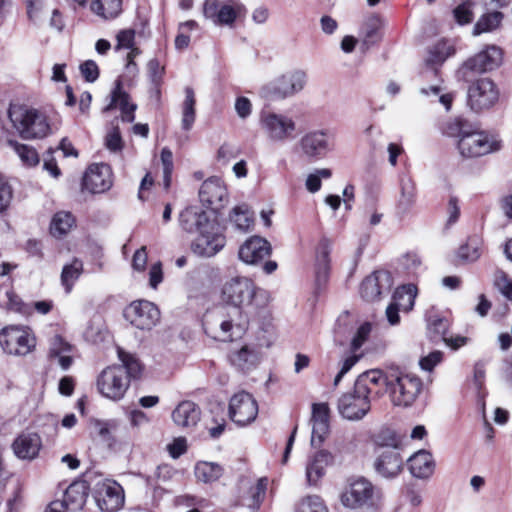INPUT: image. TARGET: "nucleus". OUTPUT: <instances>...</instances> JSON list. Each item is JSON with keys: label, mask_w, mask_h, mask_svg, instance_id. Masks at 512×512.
<instances>
[{"label": "nucleus", "mask_w": 512, "mask_h": 512, "mask_svg": "<svg viewBox=\"0 0 512 512\" xmlns=\"http://www.w3.org/2000/svg\"><path fill=\"white\" fill-rule=\"evenodd\" d=\"M297 512H328V510L323 500L314 495L303 498L298 505Z\"/></svg>", "instance_id": "603ef678"}, {"label": "nucleus", "mask_w": 512, "mask_h": 512, "mask_svg": "<svg viewBox=\"0 0 512 512\" xmlns=\"http://www.w3.org/2000/svg\"><path fill=\"white\" fill-rule=\"evenodd\" d=\"M500 92L490 78H480L471 83L467 92L469 107L480 112L492 108L499 101Z\"/></svg>", "instance_id": "9b49d317"}, {"label": "nucleus", "mask_w": 512, "mask_h": 512, "mask_svg": "<svg viewBox=\"0 0 512 512\" xmlns=\"http://www.w3.org/2000/svg\"><path fill=\"white\" fill-rule=\"evenodd\" d=\"M87 500L86 487L83 483H73L65 491L64 507L70 510H80L84 507Z\"/></svg>", "instance_id": "f704fd0d"}, {"label": "nucleus", "mask_w": 512, "mask_h": 512, "mask_svg": "<svg viewBox=\"0 0 512 512\" xmlns=\"http://www.w3.org/2000/svg\"><path fill=\"white\" fill-rule=\"evenodd\" d=\"M258 415V404L251 394L242 391L233 395L229 402V417L239 426L252 423Z\"/></svg>", "instance_id": "2eb2a0df"}, {"label": "nucleus", "mask_w": 512, "mask_h": 512, "mask_svg": "<svg viewBox=\"0 0 512 512\" xmlns=\"http://www.w3.org/2000/svg\"><path fill=\"white\" fill-rule=\"evenodd\" d=\"M259 126L271 143H284L297 133V122L292 116L268 109L260 111Z\"/></svg>", "instance_id": "423d86ee"}, {"label": "nucleus", "mask_w": 512, "mask_h": 512, "mask_svg": "<svg viewBox=\"0 0 512 512\" xmlns=\"http://www.w3.org/2000/svg\"><path fill=\"white\" fill-rule=\"evenodd\" d=\"M95 384L102 397L111 401H120L130 386V380L122 366L110 365L98 374Z\"/></svg>", "instance_id": "6e6552de"}, {"label": "nucleus", "mask_w": 512, "mask_h": 512, "mask_svg": "<svg viewBox=\"0 0 512 512\" xmlns=\"http://www.w3.org/2000/svg\"><path fill=\"white\" fill-rule=\"evenodd\" d=\"M73 346L60 335L55 334L49 339L47 359L51 365H58L63 371L68 370L73 362Z\"/></svg>", "instance_id": "5701e85b"}, {"label": "nucleus", "mask_w": 512, "mask_h": 512, "mask_svg": "<svg viewBox=\"0 0 512 512\" xmlns=\"http://www.w3.org/2000/svg\"><path fill=\"white\" fill-rule=\"evenodd\" d=\"M147 68L152 82L155 85H158L161 82L162 76L164 74V67L157 59H151L147 64Z\"/></svg>", "instance_id": "69168bd1"}, {"label": "nucleus", "mask_w": 512, "mask_h": 512, "mask_svg": "<svg viewBox=\"0 0 512 512\" xmlns=\"http://www.w3.org/2000/svg\"><path fill=\"white\" fill-rule=\"evenodd\" d=\"M501 139L484 131L465 132L457 142V148L461 156L476 158L497 152L501 149Z\"/></svg>", "instance_id": "0eeeda50"}, {"label": "nucleus", "mask_w": 512, "mask_h": 512, "mask_svg": "<svg viewBox=\"0 0 512 512\" xmlns=\"http://www.w3.org/2000/svg\"><path fill=\"white\" fill-rule=\"evenodd\" d=\"M124 317L134 327L150 330L160 321V310L150 301L137 300L125 308Z\"/></svg>", "instance_id": "4468645a"}, {"label": "nucleus", "mask_w": 512, "mask_h": 512, "mask_svg": "<svg viewBox=\"0 0 512 512\" xmlns=\"http://www.w3.org/2000/svg\"><path fill=\"white\" fill-rule=\"evenodd\" d=\"M332 251V242L328 238H322L316 248L315 257V283L318 288L324 286L330 274V254Z\"/></svg>", "instance_id": "cd10ccee"}, {"label": "nucleus", "mask_w": 512, "mask_h": 512, "mask_svg": "<svg viewBox=\"0 0 512 512\" xmlns=\"http://www.w3.org/2000/svg\"><path fill=\"white\" fill-rule=\"evenodd\" d=\"M92 12L104 19L117 17L122 11V0H92Z\"/></svg>", "instance_id": "4c0bfd02"}, {"label": "nucleus", "mask_w": 512, "mask_h": 512, "mask_svg": "<svg viewBox=\"0 0 512 512\" xmlns=\"http://www.w3.org/2000/svg\"><path fill=\"white\" fill-rule=\"evenodd\" d=\"M6 298H7V301L5 304L9 310L18 312V313H21L24 315L30 313V310H31L30 306L25 304L21 300V298L18 295H16L14 292L7 291Z\"/></svg>", "instance_id": "6e6d98bb"}, {"label": "nucleus", "mask_w": 512, "mask_h": 512, "mask_svg": "<svg viewBox=\"0 0 512 512\" xmlns=\"http://www.w3.org/2000/svg\"><path fill=\"white\" fill-rule=\"evenodd\" d=\"M271 253L270 243L259 236L247 239L239 248V258L246 264H256Z\"/></svg>", "instance_id": "393cba45"}, {"label": "nucleus", "mask_w": 512, "mask_h": 512, "mask_svg": "<svg viewBox=\"0 0 512 512\" xmlns=\"http://www.w3.org/2000/svg\"><path fill=\"white\" fill-rule=\"evenodd\" d=\"M234 108L237 115L241 119L248 118L252 113V103L247 97L244 96L238 97L236 99Z\"/></svg>", "instance_id": "0e129e2a"}, {"label": "nucleus", "mask_w": 512, "mask_h": 512, "mask_svg": "<svg viewBox=\"0 0 512 512\" xmlns=\"http://www.w3.org/2000/svg\"><path fill=\"white\" fill-rule=\"evenodd\" d=\"M266 486H267V480L263 479V478L259 479L257 484L251 488L250 502L245 505L253 510L258 509L260 506V503L262 502V500L265 496Z\"/></svg>", "instance_id": "864d4df0"}, {"label": "nucleus", "mask_w": 512, "mask_h": 512, "mask_svg": "<svg viewBox=\"0 0 512 512\" xmlns=\"http://www.w3.org/2000/svg\"><path fill=\"white\" fill-rule=\"evenodd\" d=\"M495 285L506 298L512 300V279L501 272L496 275Z\"/></svg>", "instance_id": "e2e57ef3"}, {"label": "nucleus", "mask_w": 512, "mask_h": 512, "mask_svg": "<svg viewBox=\"0 0 512 512\" xmlns=\"http://www.w3.org/2000/svg\"><path fill=\"white\" fill-rule=\"evenodd\" d=\"M453 48L444 40L438 41L428 51L426 63L428 65H438L443 63L452 53Z\"/></svg>", "instance_id": "de8ad7c7"}, {"label": "nucleus", "mask_w": 512, "mask_h": 512, "mask_svg": "<svg viewBox=\"0 0 512 512\" xmlns=\"http://www.w3.org/2000/svg\"><path fill=\"white\" fill-rule=\"evenodd\" d=\"M221 299L226 304L221 307L207 328L213 331V337L222 341L232 339L234 330L241 332L249 318L265 307L269 300L266 290L257 287L254 282L244 276L228 279L222 286Z\"/></svg>", "instance_id": "f257e3e1"}, {"label": "nucleus", "mask_w": 512, "mask_h": 512, "mask_svg": "<svg viewBox=\"0 0 512 512\" xmlns=\"http://www.w3.org/2000/svg\"><path fill=\"white\" fill-rule=\"evenodd\" d=\"M416 188L413 181L409 178L401 180L400 197L398 200V208L406 212L415 202Z\"/></svg>", "instance_id": "49530a36"}, {"label": "nucleus", "mask_w": 512, "mask_h": 512, "mask_svg": "<svg viewBox=\"0 0 512 512\" xmlns=\"http://www.w3.org/2000/svg\"><path fill=\"white\" fill-rule=\"evenodd\" d=\"M372 444L376 454L383 450H399L402 445V437L390 428H382L372 436Z\"/></svg>", "instance_id": "473e14b6"}, {"label": "nucleus", "mask_w": 512, "mask_h": 512, "mask_svg": "<svg viewBox=\"0 0 512 512\" xmlns=\"http://www.w3.org/2000/svg\"><path fill=\"white\" fill-rule=\"evenodd\" d=\"M13 199V188L9 182L0 176V214L4 213Z\"/></svg>", "instance_id": "5fc2aeb1"}, {"label": "nucleus", "mask_w": 512, "mask_h": 512, "mask_svg": "<svg viewBox=\"0 0 512 512\" xmlns=\"http://www.w3.org/2000/svg\"><path fill=\"white\" fill-rule=\"evenodd\" d=\"M417 294L416 286L412 284L404 285L397 289L394 295V302L390 303L386 308V318L391 325H397L400 322L399 310L403 307L410 310L414 306Z\"/></svg>", "instance_id": "4be33fe9"}, {"label": "nucleus", "mask_w": 512, "mask_h": 512, "mask_svg": "<svg viewBox=\"0 0 512 512\" xmlns=\"http://www.w3.org/2000/svg\"><path fill=\"white\" fill-rule=\"evenodd\" d=\"M334 457L327 450H320L310 456L305 467L306 481L309 486H317L326 473V468L333 463Z\"/></svg>", "instance_id": "a878e982"}, {"label": "nucleus", "mask_w": 512, "mask_h": 512, "mask_svg": "<svg viewBox=\"0 0 512 512\" xmlns=\"http://www.w3.org/2000/svg\"><path fill=\"white\" fill-rule=\"evenodd\" d=\"M502 19L503 14L498 11L484 14L475 23L472 34L478 36L483 33L492 32L500 26Z\"/></svg>", "instance_id": "ea45409f"}, {"label": "nucleus", "mask_w": 512, "mask_h": 512, "mask_svg": "<svg viewBox=\"0 0 512 512\" xmlns=\"http://www.w3.org/2000/svg\"><path fill=\"white\" fill-rule=\"evenodd\" d=\"M96 500L102 511L115 512L124 504L123 488L114 481H103L98 484Z\"/></svg>", "instance_id": "412c9836"}, {"label": "nucleus", "mask_w": 512, "mask_h": 512, "mask_svg": "<svg viewBox=\"0 0 512 512\" xmlns=\"http://www.w3.org/2000/svg\"><path fill=\"white\" fill-rule=\"evenodd\" d=\"M112 184V170L104 163L90 165L83 177V188L94 194L108 191Z\"/></svg>", "instance_id": "f3484780"}, {"label": "nucleus", "mask_w": 512, "mask_h": 512, "mask_svg": "<svg viewBox=\"0 0 512 512\" xmlns=\"http://www.w3.org/2000/svg\"><path fill=\"white\" fill-rule=\"evenodd\" d=\"M392 286L391 275L387 271H375L361 283L360 295L367 302L380 299L383 293L389 292Z\"/></svg>", "instance_id": "6ab92c4d"}, {"label": "nucleus", "mask_w": 512, "mask_h": 512, "mask_svg": "<svg viewBox=\"0 0 512 512\" xmlns=\"http://www.w3.org/2000/svg\"><path fill=\"white\" fill-rule=\"evenodd\" d=\"M180 224L188 232H198L191 246L198 256L212 257L225 246L226 239L220 226L215 221H210L204 211L193 207L185 209L180 214Z\"/></svg>", "instance_id": "f03ea898"}, {"label": "nucleus", "mask_w": 512, "mask_h": 512, "mask_svg": "<svg viewBox=\"0 0 512 512\" xmlns=\"http://www.w3.org/2000/svg\"><path fill=\"white\" fill-rule=\"evenodd\" d=\"M442 360V353L440 351L431 352L429 355L420 359L419 364L422 370L432 371L433 368Z\"/></svg>", "instance_id": "338daca9"}, {"label": "nucleus", "mask_w": 512, "mask_h": 512, "mask_svg": "<svg viewBox=\"0 0 512 512\" xmlns=\"http://www.w3.org/2000/svg\"><path fill=\"white\" fill-rule=\"evenodd\" d=\"M199 198L203 205L218 210L227 202V188L220 178L211 177L202 183Z\"/></svg>", "instance_id": "aec40b11"}, {"label": "nucleus", "mask_w": 512, "mask_h": 512, "mask_svg": "<svg viewBox=\"0 0 512 512\" xmlns=\"http://www.w3.org/2000/svg\"><path fill=\"white\" fill-rule=\"evenodd\" d=\"M483 240L479 236H471L466 243L458 249V257L466 262H474L478 260L482 254Z\"/></svg>", "instance_id": "58836bf2"}, {"label": "nucleus", "mask_w": 512, "mask_h": 512, "mask_svg": "<svg viewBox=\"0 0 512 512\" xmlns=\"http://www.w3.org/2000/svg\"><path fill=\"white\" fill-rule=\"evenodd\" d=\"M301 153L308 159H320L329 151L328 132L324 129L310 130L299 140Z\"/></svg>", "instance_id": "a211bd4d"}, {"label": "nucleus", "mask_w": 512, "mask_h": 512, "mask_svg": "<svg viewBox=\"0 0 512 512\" xmlns=\"http://www.w3.org/2000/svg\"><path fill=\"white\" fill-rule=\"evenodd\" d=\"M245 6L235 0L220 3L217 0H206L203 7L204 16L214 24L232 27L236 19L244 14Z\"/></svg>", "instance_id": "ddd939ff"}, {"label": "nucleus", "mask_w": 512, "mask_h": 512, "mask_svg": "<svg viewBox=\"0 0 512 512\" xmlns=\"http://www.w3.org/2000/svg\"><path fill=\"white\" fill-rule=\"evenodd\" d=\"M229 222L236 230L247 232L254 223L253 212L245 203L236 205L229 214Z\"/></svg>", "instance_id": "72a5a7b5"}, {"label": "nucleus", "mask_w": 512, "mask_h": 512, "mask_svg": "<svg viewBox=\"0 0 512 512\" xmlns=\"http://www.w3.org/2000/svg\"><path fill=\"white\" fill-rule=\"evenodd\" d=\"M380 384H384L391 403L398 407L411 406L422 391L421 379L412 373L393 371L382 372Z\"/></svg>", "instance_id": "20e7f679"}, {"label": "nucleus", "mask_w": 512, "mask_h": 512, "mask_svg": "<svg viewBox=\"0 0 512 512\" xmlns=\"http://www.w3.org/2000/svg\"><path fill=\"white\" fill-rule=\"evenodd\" d=\"M105 145L107 149H109L112 152H117L122 150L123 148V141L119 132V129L117 127H114L106 136L105 138Z\"/></svg>", "instance_id": "680f3d73"}, {"label": "nucleus", "mask_w": 512, "mask_h": 512, "mask_svg": "<svg viewBox=\"0 0 512 512\" xmlns=\"http://www.w3.org/2000/svg\"><path fill=\"white\" fill-rule=\"evenodd\" d=\"M7 145L13 149L23 165L33 167L39 163V155L32 146L14 140H7Z\"/></svg>", "instance_id": "37998d69"}, {"label": "nucleus", "mask_w": 512, "mask_h": 512, "mask_svg": "<svg viewBox=\"0 0 512 512\" xmlns=\"http://www.w3.org/2000/svg\"><path fill=\"white\" fill-rule=\"evenodd\" d=\"M382 22L378 18L370 19L367 23L366 33H365V42L374 43L381 38V27Z\"/></svg>", "instance_id": "bf43d9fd"}, {"label": "nucleus", "mask_w": 512, "mask_h": 512, "mask_svg": "<svg viewBox=\"0 0 512 512\" xmlns=\"http://www.w3.org/2000/svg\"><path fill=\"white\" fill-rule=\"evenodd\" d=\"M83 272V263L75 258L70 264H66L61 272V284L64 286L66 293H70L74 283L78 280Z\"/></svg>", "instance_id": "79ce46f5"}, {"label": "nucleus", "mask_w": 512, "mask_h": 512, "mask_svg": "<svg viewBox=\"0 0 512 512\" xmlns=\"http://www.w3.org/2000/svg\"><path fill=\"white\" fill-rule=\"evenodd\" d=\"M502 61V50L495 45H488L467 59L459 69V74L465 81H469L471 73L481 74L493 71L502 64Z\"/></svg>", "instance_id": "9d476101"}, {"label": "nucleus", "mask_w": 512, "mask_h": 512, "mask_svg": "<svg viewBox=\"0 0 512 512\" xmlns=\"http://www.w3.org/2000/svg\"><path fill=\"white\" fill-rule=\"evenodd\" d=\"M79 69L87 82H95L99 77L98 65L93 60H86L80 65Z\"/></svg>", "instance_id": "052dcab7"}, {"label": "nucleus", "mask_w": 512, "mask_h": 512, "mask_svg": "<svg viewBox=\"0 0 512 512\" xmlns=\"http://www.w3.org/2000/svg\"><path fill=\"white\" fill-rule=\"evenodd\" d=\"M474 2L465 0L453 9L455 21L460 25L468 24L472 21L474 13Z\"/></svg>", "instance_id": "8fccbe9b"}, {"label": "nucleus", "mask_w": 512, "mask_h": 512, "mask_svg": "<svg viewBox=\"0 0 512 512\" xmlns=\"http://www.w3.org/2000/svg\"><path fill=\"white\" fill-rule=\"evenodd\" d=\"M410 473L416 478H428L434 471V461L431 453L419 450L407 460Z\"/></svg>", "instance_id": "2f4dec72"}, {"label": "nucleus", "mask_w": 512, "mask_h": 512, "mask_svg": "<svg viewBox=\"0 0 512 512\" xmlns=\"http://www.w3.org/2000/svg\"><path fill=\"white\" fill-rule=\"evenodd\" d=\"M381 370H369L360 374L352 390L342 394L338 399L337 409L346 420H362L371 410L370 394L373 386L380 385Z\"/></svg>", "instance_id": "7ed1b4c3"}, {"label": "nucleus", "mask_w": 512, "mask_h": 512, "mask_svg": "<svg viewBox=\"0 0 512 512\" xmlns=\"http://www.w3.org/2000/svg\"><path fill=\"white\" fill-rule=\"evenodd\" d=\"M41 446V438L37 433L24 432L14 440L12 449L18 458L32 460L37 457Z\"/></svg>", "instance_id": "c85d7f7f"}, {"label": "nucleus", "mask_w": 512, "mask_h": 512, "mask_svg": "<svg viewBox=\"0 0 512 512\" xmlns=\"http://www.w3.org/2000/svg\"><path fill=\"white\" fill-rule=\"evenodd\" d=\"M442 131L446 136L459 137V139L463 133L468 132V130L465 129V122L460 118L447 121L444 124Z\"/></svg>", "instance_id": "4d7b16f0"}, {"label": "nucleus", "mask_w": 512, "mask_h": 512, "mask_svg": "<svg viewBox=\"0 0 512 512\" xmlns=\"http://www.w3.org/2000/svg\"><path fill=\"white\" fill-rule=\"evenodd\" d=\"M370 332L371 324L369 323H364L357 329L351 341L352 352H356L358 349L362 347V345L367 341Z\"/></svg>", "instance_id": "13d9d810"}, {"label": "nucleus", "mask_w": 512, "mask_h": 512, "mask_svg": "<svg viewBox=\"0 0 512 512\" xmlns=\"http://www.w3.org/2000/svg\"><path fill=\"white\" fill-rule=\"evenodd\" d=\"M307 75L302 70H294L283 74L274 82L262 88V94L272 99L291 97L305 87Z\"/></svg>", "instance_id": "f8f14e48"}, {"label": "nucleus", "mask_w": 512, "mask_h": 512, "mask_svg": "<svg viewBox=\"0 0 512 512\" xmlns=\"http://www.w3.org/2000/svg\"><path fill=\"white\" fill-rule=\"evenodd\" d=\"M114 108L120 109L123 121H134V112L137 108V105L130 102V97L125 91L122 90L120 81L116 82V86L111 93V102L106 106L104 111H110Z\"/></svg>", "instance_id": "c756f323"}, {"label": "nucleus", "mask_w": 512, "mask_h": 512, "mask_svg": "<svg viewBox=\"0 0 512 512\" xmlns=\"http://www.w3.org/2000/svg\"><path fill=\"white\" fill-rule=\"evenodd\" d=\"M223 469L220 465L213 462H198L195 466V476L204 483H210L218 480L222 475Z\"/></svg>", "instance_id": "c03bdc74"}, {"label": "nucleus", "mask_w": 512, "mask_h": 512, "mask_svg": "<svg viewBox=\"0 0 512 512\" xmlns=\"http://www.w3.org/2000/svg\"><path fill=\"white\" fill-rule=\"evenodd\" d=\"M184 92L185 99L182 104L181 128L184 131H190L196 120V100L194 90L191 87H186Z\"/></svg>", "instance_id": "c9c22d12"}, {"label": "nucleus", "mask_w": 512, "mask_h": 512, "mask_svg": "<svg viewBox=\"0 0 512 512\" xmlns=\"http://www.w3.org/2000/svg\"><path fill=\"white\" fill-rule=\"evenodd\" d=\"M329 407L326 403H315L312 406V446H320L329 434Z\"/></svg>", "instance_id": "bb28decb"}, {"label": "nucleus", "mask_w": 512, "mask_h": 512, "mask_svg": "<svg viewBox=\"0 0 512 512\" xmlns=\"http://www.w3.org/2000/svg\"><path fill=\"white\" fill-rule=\"evenodd\" d=\"M499 207L503 215L510 221H512V191L504 194L499 199Z\"/></svg>", "instance_id": "774afa93"}, {"label": "nucleus", "mask_w": 512, "mask_h": 512, "mask_svg": "<svg viewBox=\"0 0 512 512\" xmlns=\"http://www.w3.org/2000/svg\"><path fill=\"white\" fill-rule=\"evenodd\" d=\"M118 357L122 363L121 366L124 368L126 374L128 375L129 380L131 378H137L140 376L142 372V365L133 354L127 353L122 349H119Z\"/></svg>", "instance_id": "09e8293b"}, {"label": "nucleus", "mask_w": 512, "mask_h": 512, "mask_svg": "<svg viewBox=\"0 0 512 512\" xmlns=\"http://www.w3.org/2000/svg\"><path fill=\"white\" fill-rule=\"evenodd\" d=\"M173 422L183 428L195 426L200 420V409L192 401H182L172 412Z\"/></svg>", "instance_id": "7c9ffc66"}, {"label": "nucleus", "mask_w": 512, "mask_h": 512, "mask_svg": "<svg viewBox=\"0 0 512 512\" xmlns=\"http://www.w3.org/2000/svg\"><path fill=\"white\" fill-rule=\"evenodd\" d=\"M374 486L365 478L353 480L341 495V502L348 508H359L373 503Z\"/></svg>", "instance_id": "dca6fc26"}, {"label": "nucleus", "mask_w": 512, "mask_h": 512, "mask_svg": "<svg viewBox=\"0 0 512 512\" xmlns=\"http://www.w3.org/2000/svg\"><path fill=\"white\" fill-rule=\"evenodd\" d=\"M35 345V337L26 326L10 325L0 332V346L7 354L25 356Z\"/></svg>", "instance_id": "1a4fd4ad"}, {"label": "nucleus", "mask_w": 512, "mask_h": 512, "mask_svg": "<svg viewBox=\"0 0 512 512\" xmlns=\"http://www.w3.org/2000/svg\"><path fill=\"white\" fill-rule=\"evenodd\" d=\"M332 176V172L328 168L317 169L314 173L307 176L305 186L310 193H316L321 189V179H329Z\"/></svg>", "instance_id": "3c124183"}, {"label": "nucleus", "mask_w": 512, "mask_h": 512, "mask_svg": "<svg viewBox=\"0 0 512 512\" xmlns=\"http://www.w3.org/2000/svg\"><path fill=\"white\" fill-rule=\"evenodd\" d=\"M404 460L399 450H383L376 454L374 468L383 478L397 477L403 469Z\"/></svg>", "instance_id": "b1692460"}, {"label": "nucleus", "mask_w": 512, "mask_h": 512, "mask_svg": "<svg viewBox=\"0 0 512 512\" xmlns=\"http://www.w3.org/2000/svg\"><path fill=\"white\" fill-rule=\"evenodd\" d=\"M420 94L428 98L437 99L438 102L441 103L447 111L450 110L454 99V94L446 92L445 89L439 84L420 88Z\"/></svg>", "instance_id": "a18cd8bd"}, {"label": "nucleus", "mask_w": 512, "mask_h": 512, "mask_svg": "<svg viewBox=\"0 0 512 512\" xmlns=\"http://www.w3.org/2000/svg\"><path fill=\"white\" fill-rule=\"evenodd\" d=\"M135 38V32L131 29L122 30L117 34V46L116 49H131V51L127 54V69H131L135 66L134 58L140 54V50L138 48L133 47Z\"/></svg>", "instance_id": "a19ab883"}, {"label": "nucleus", "mask_w": 512, "mask_h": 512, "mask_svg": "<svg viewBox=\"0 0 512 512\" xmlns=\"http://www.w3.org/2000/svg\"><path fill=\"white\" fill-rule=\"evenodd\" d=\"M75 225V218L70 212H57L50 223V233L56 238H62Z\"/></svg>", "instance_id": "e433bc0d"}, {"label": "nucleus", "mask_w": 512, "mask_h": 512, "mask_svg": "<svg viewBox=\"0 0 512 512\" xmlns=\"http://www.w3.org/2000/svg\"><path fill=\"white\" fill-rule=\"evenodd\" d=\"M8 117L23 139L44 138L51 133L45 114L23 105H10Z\"/></svg>", "instance_id": "39448f33"}]
</instances>
